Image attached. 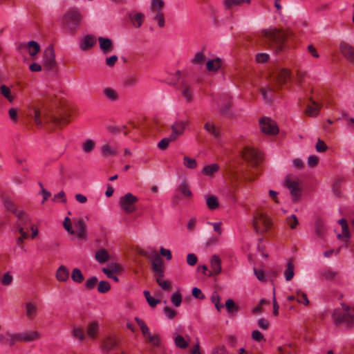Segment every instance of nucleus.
Masks as SVG:
<instances>
[{
  "instance_id": "nucleus-1",
  "label": "nucleus",
  "mask_w": 354,
  "mask_h": 354,
  "mask_svg": "<svg viewBox=\"0 0 354 354\" xmlns=\"http://www.w3.org/2000/svg\"><path fill=\"white\" fill-rule=\"evenodd\" d=\"M261 35L269 41L270 48L278 53L284 48L286 40L291 35V32L277 28H270L263 30Z\"/></svg>"
},
{
  "instance_id": "nucleus-2",
  "label": "nucleus",
  "mask_w": 354,
  "mask_h": 354,
  "mask_svg": "<svg viewBox=\"0 0 354 354\" xmlns=\"http://www.w3.org/2000/svg\"><path fill=\"white\" fill-rule=\"evenodd\" d=\"M342 308L334 309L332 318L335 325L344 324L347 327L354 325V308L341 303Z\"/></svg>"
},
{
  "instance_id": "nucleus-3",
  "label": "nucleus",
  "mask_w": 354,
  "mask_h": 354,
  "mask_svg": "<svg viewBox=\"0 0 354 354\" xmlns=\"http://www.w3.org/2000/svg\"><path fill=\"white\" fill-rule=\"evenodd\" d=\"M83 17L77 8H71L68 10L62 18L64 28L71 33H74L82 24Z\"/></svg>"
},
{
  "instance_id": "nucleus-4",
  "label": "nucleus",
  "mask_w": 354,
  "mask_h": 354,
  "mask_svg": "<svg viewBox=\"0 0 354 354\" xmlns=\"http://www.w3.org/2000/svg\"><path fill=\"white\" fill-rule=\"evenodd\" d=\"M138 198L131 193H127L119 199L118 205L120 209L127 214H131L136 211V203Z\"/></svg>"
},
{
  "instance_id": "nucleus-5",
  "label": "nucleus",
  "mask_w": 354,
  "mask_h": 354,
  "mask_svg": "<svg viewBox=\"0 0 354 354\" xmlns=\"http://www.w3.org/2000/svg\"><path fill=\"white\" fill-rule=\"evenodd\" d=\"M31 111L32 113H31L30 115L38 127L41 128L44 122H48L50 120L48 113V109L44 105H34L32 106Z\"/></svg>"
},
{
  "instance_id": "nucleus-6",
  "label": "nucleus",
  "mask_w": 354,
  "mask_h": 354,
  "mask_svg": "<svg viewBox=\"0 0 354 354\" xmlns=\"http://www.w3.org/2000/svg\"><path fill=\"white\" fill-rule=\"evenodd\" d=\"M64 227L71 234L80 239L86 238V225L84 223H63Z\"/></svg>"
},
{
  "instance_id": "nucleus-7",
  "label": "nucleus",
  "mask_w": 354,
  "mask_h": 354,
  "mask_svg": "<svg viewBox=\"0 0 354 354\" xmlns=\"http://www.w3.org/2000/svg\"><path fill=\"white\" fill-rule=\"evenodd\" d=\"M188 125L189 120H176L171 126V132L169 134L170 140H174L176 141L179 137L182 136Z\"/></svg>"
},
{
  "instance_id": "nucleus-8",
  "label": "nucleus",
  "mask_w": 354,
  "mask_h": 354,
  "mask_svg": "<svg viewBox=\"0 0 354 354\" xmlns=\"http://www.w3.org/2000/svg\"><path fill=\"white\" fill-rule=\"evenodd\" d=\"M17 230L24 238L31 237L33 239L38 234L37 226L30 223H21L17 226Z\"/></svg>"
},
{
  "instance_id": "nucleus-9",
  "label": "nucleus",
  "mask_w": 354,
  "mask_h": 354,
  "mask_svg": "<svg viewBox=\"0 0 354 354\" xmlns=\"http://www.w3.org/2000/svg\"><path fill=\"white\" fill-rule=\"evenodd\" d=\"M261 131L266 134L274 135L279 132V129L274 121L268 118H263L259 120Z\"/></svg>"
},
{
  "instance_id": "nucleus-10",
  "label": "nucleus",
  "mask_w": 354,
  "mask_h": 354,
  "mask_svg": "<svg viewBox=\"0 0 354 354\" xmlns=\"http://www.w3.org/2000/svg\"><path fill=\"white\" fill-rule=\"evenodd\" d=\"M243 158L254 165H257L261 156L259 151L254 148L246 147L243 151Z\"/></svg>"
},
{
  "instance_id": "nucleus-11",
  "label": "nucleus",
  "mask_w": 354,
  "mask_h": 354,
  "mask_svg": "<svg viewBox=\"0 0 354 354\" xmlns=\"http://www.w3.org/2000/svg\"><path fill=\"white\" fill-rule=\"evenodd\" d=\"M286 185L290 190L293 201L298 200L301 196V189L297 180L288 178L286 180Z\"/></svg>"
},
{
  "instance_id": "nucleus-12",
  "label": "nucleus",
  "mask_w": 354,
  "mask_h": 354,
  "mask_svg": "<svg viewBox=\"0 0 354 354\" xmlns=\"http://www.w3.org/2000/svg\"><path fill=\"white\" fill-rule=\"evenodd\" d=\"M151 262L152 270L155 272V276L158 275V274L164 273L163 261L158 252H153Z\"/></svg>"
},
{
  "instance_id": "nucleus-13",
  "label": "nucleus",
  "mask_w": 354,
  "mask_h": 354,
  "mask_svg": "<svg viewBox=\"0 0 354 354\" xmlns=\"http://www.w3.org/2000/svg\"><path fill=\"white\" fill-rule=\"evenodd\" d=\"M16 334V339H17V342H30L39 338V333L37 330H26Z\"/></svg>"
},
{
  "instance_id": "nucleus-14",
  "label": "nucleus",
  "mask_w": 354,
  "mask_h": 354,
  "mask_svg": "<svg viewBox=\"0 0 354 354\" xmlns=\"http://www.w3.org/2000/svg\"><path fill=\"white\" fill-rule=\"evenodd\" d=\"M339 50L347 61L354 64V47L353 46L345 41H342L339 44Z\"/></svg>"
},
{
  "instance_id": "nucleus-15",
  "label": "nucleus",
  "mask_w": 354,
  "mask_h": 354,
  "mask_svg": "<svg viewBox=\"0 0 354 354\" xmlns=\"http://www.w3.org/2000/svg\"><path fill=\"white\" fill-rule=\"evenodd\" d=\"M44 64L48 69H52L55 64V55L52 46H48L44 52Z\"/></svg>"
},
{
  "instance_id": "nucleus-16",
  "label": "nucleus",
  "mask_w": 354,
  "mask_h": 354,
  "mask_svg": "<svg viewBox=\"0 0 354 354\" xmlns=\"http://www.w3.org/2000/svg\"><path fill=\"white\" fill-rule=\"evenodd\" d=\"M309 100L311 104L307 106L305 112L310 117H315L319 114L322 105L317 102L313 97H310Z\"/></svg>"
},
{
  "instance_id": "nucleus-17",
  "label": "nucleus",
  "mask_w": 354,
  "mask_h": 354,
  "mask_svg": "<svg viewBox=\"0 0 354 354\" xmlns=\"http://www.w3.org/2000/svg\"><path fill=\"white\" fill-rule=\"evenodd\" d=\"M204 129L216 140L221 138V131L213 122L207 121L204 125Z\"/></svg>"
},
{
  "instance_id": "nucleus-18",
  "label": "nucleus",
  "mask_w": 354,
  "mask_h": 354,
  "mask_svg": "<svg viewBox=\"0 0 354 354\" xmlns=\"http://www.w3.org/2000/svg\"><path fill=\"white\" fill-rule=\"evenodd\" d=\"M212 227L214 231L217 235L212 236L207 241V245H212L216 244L219 240V236L222 234L221 224L222 223H208Z\"/></svg>"
},
{
  "instance_id": "nucleus-19",
  "label": "nucleus",
  "mask_w": 354,
  "mask_h": 354,
  "mask_svg": "<svg viewBox=\"0 0 354 354\" xmlns=\"http://www.w3.org/2000/svg\"><path fill=\"white\" fill-rule=\"evenodd\" d=\"M101 153L104 158L115 156L118 154V148L115 145H111L109 143H106L102 145Z\"/></svg>"
},
{
  "instance_id": "nucleus-20",
  "label": "nucleus",
  "mask_w": 354,
  "mask_h": 354,
  "mask_svg": "<svg viewBox=\"0 0 354 354\" xmlns=\"http://www.w3.org/2000/svg\"><path fill=\"white\" fill-rule=\"evenodd\" d=\"M212 271H209L207 276L212 277L214 274H218L221 272V261L218 256L213 255L210 261Z\"/></svg>"
},
{
  "instance_id": "nucleus-21",
  "label": "nucleus",
  "mask_w": 354,
  "mask_h": 354,
  "mask_svg": "<svg viewBox=\"0 0 354 354\" xmlns=\"http://www.w3.org/2000/svg\"><path fill=\"white\" fill-rule=\"evenodd\" d=\"M290 77V71L286 68H281L275 77V84L280 86L285 84Z\"/></svg>"
},
{
  "instance_id": "nucleus-22",
  "label": "nucleus",
  "mask_w": 354,
  "mask_h": 354,
  "mask_svg": "<svg viewBox=\"0 0 354 354\" xmlns=\"http://www.w3.org/2000/svg\"><path fill=\"white\" fill-rule=\"evenodd\" d=\"M16 337V333H10V332L1 333L0 334V344L2 345H9L10 346H12L16 342H17Z\"/></svg>"
},
{
  "instance_id": "nucleus-23",
  "label": "nucleus",
  "mask_w": 354,
  "mask_h": 354,
  "mask_svg": "<svg viewBox=\"0 0 354 354\" xmlns=\"http://www.w3.org/2000/svg\"><path fill=\"white\" fill-rule=\"evenodd\" d=\"M223 61L221 58L209 59L206 62V68L209 72L217 73L222 67Z\"/></svg>"
},
{
  "instance_id": "nucleus-24",
  "label": "nucleus",
  "mask_w": 354,
  "mask_h": 354,
  "mask_svg": "<svg viewBox=\"0 0 354 354\" xmlns=\"http://www.w3.org/2000/svg\"><path fill=\"white\" fill-rule=\"evenodd\" d=\"M100 48L104 54H108L111 52L113 46L112 41L106 37H100L98 38Z\"/></svg>"
},
{
  "instance_id": "nucleus-25",
  "label": "nucleus",
  "mask_w": 354,
  "mask_h": 354,
  "mask_svg": "<svg viewBox=\"0 0 354 354\" xmlns=\"http://www.w3.org/2000/svg\"><path fill=\"white\" fill-rule=\"evenodd\" d=\"M251 0H223V5L225 10H234L241 7L243 3H250Z\"/></svg>"
},
{
  "instance_id": "nucleus-26",
  "label": "nucleus",
  "mask_w": 354,
  "mask_h": 354,
  "mask_svg": "<svg viewBox=\"0 0 354 354\" xmlns=\"http://www.w3.org/2000/svg\"><path fill=\"white\" fill-rule=\"evenodd\" d=\"M55 277L59 281H66L69 279L68 269L65 266H60L56 271Z\"/></svg>"
},
{
  "instance_id": "nucleus-27",
  "label": "nucleus",
  "mask_w": 354,
  "mask_h": 354,
  "mask_svg": "<svg viewBox=\"0 0 354 354\" xmlns=\"http://www.w3.org/2000/svg\"><path fill=\"white\" fill-rule=\"evenodd\" d=\"M96 39L94 36L88 35L81 41L80 46L82 50H86L91 48L95 44Z\"/></svg>"
},
{
  "instance_id": "nucleus-28",
  "label": "nucleus",
  "mask_w": 354,
  "mask_h": 354,
  "mask_svg": "<svg viewBox=\"0 0 354 354\" xmlns=\"http://www.w3.org/2000/svg\"><path fill=\"white\" fill-rule=\"evenodd\" d=\"M118 346V341L115 337H109L103 342V349L106 352L114 350Z\"/></svg>"
},
{
  "instance_id": "nucleus-29",
  "label": "nucleus",
  "mask_w": 354,
  "mask_h": 354,
  "mask_svg": "<svg viewBox=\"0 0 354 354\" xmlns=\"http://www.w3.org/2000/svg\"><path fill=\"white\" fill-rule=\"evenodd\" d=\"M180 91L183 96L185 98L187 102H192L193 99V93L191 86L183 82L180 84Z\"/></svg>"
},
{
  "instance_id": "nucleus-30",
  "label": "nucleus",
  "mask_w": 354,
  "mask_h": 354,
  "mask_svg": "<svg viewBox=\"0 0 354 354\" xmlns=\"http://www.w3.org/2000/svg\"><path fill=\"white\" fill-rule=\"evenodd\" d=\"M129 19L136 28H140L144 21L145 15L142 12H132L129 15Z\"/></svg>"
},
{
  "instance_id": "nucleus-31",
  "label": "nucleus",
  "mask_w": 354,
  "mask_h": 354,
  "mask_svg": "<svg viewBox=\"0 0 354 354\" xmlns=\"http://www.w3.org/2000/svg\"><path fill=\"white\" fill-rule=\"evenodd\" d=\"M24 47L28 52L31 57H35L40 50V46L37 41H30L26 44L24 45Z\"/></svg>"
},
{
  "instance_id": "nucleus-32",
  "label": "nucleus",
  "mask_w": 354,
  "mask_h": 354,
  "mask_svg": "<svg viewBox=\"0 0 354 354\" xmlns=\"http://www.w3.org/2000/svg\"><path fill=\"white\" fill-rule=\"evenodd\" d=\"M273 223H252V227L258 234H263L270 230Z\"/></svg>"
},
{
  "instance_id": "nucleus-33",
  "label": "nucleus",
  "mask_w": 354,
  "mask_h": 354,
  "mask_svg": "<svg viewBox=\"0 0 354 354\" xmlns=\"http://www.w3.org/2000/svg\"><path fill=\"white\" fill-rule=\"evenodd\" d=\"M103 95L111 102H115L119 99V95L116 90L106 87L102 91Z\"/></svg>"
},
{
  "instance_id": "nucleus-34",
  "label": "nucleus",
  "mask_w": 354,
  "mask_h": 354,
  "mask_svg": "<svg viewBox=\"0 0 354 354\" xmlns=\"http://www.w3.org/2000/svg\"><path fill=\"white\" fill-rule=\"evenodd\" d=\"M342 227V233L337 234V238L344 241V242H348L351 234L348 229V223H339Z\"/></svg>"
},
{
  "instance_id": "nucleus-35",
  "label": "nucleus",
  "mask_w": 354,
  "mask_h": 354,
  "mask_svg": "<svg viewBox=\"0 0 354 354\" xmlns=\"http://www.w3.org/2000/svg\"><path fill=\"white\" fill-rule=\"evenodd\" d=\"M275 87L270 85H266L265 87H262L260 89V92L263 100L267 102H270L271 100V97L275 92Z\"/></svg>"
},
{
  "instance_id": "nucleus-36",
  "label": "nucleus",
  "mask_w": 354,
  "mask_h": 354,
  "mask_svg": "<svg viewBox=\"0 0 354 354\" xmlns=\"http://www.w3.org/2000/svg\"><path fill=\"white\" fill-rule=\"evenodd\" d=\"M178 191L181 195L185 198H191L192 193L189 189V185L186 180H183L178 187Z\"/></svg>"
},
{
  "instance_id": "nucleus-37",
  "label": "nucleus",
  "mask_w": 354,
  "mask_h": 354,
  "mask_svg": "<svg viewBox=\"0 0 354 354\" xmlns=\"http://www.w3.org/2000/svg\"><path fill=\"white\" fill-rule=\"evenodd\" d=\"M157 283L164 290H169L171 288V283L168 280H163L164 273L155 276Z\"/></svg>"
},
{
  "instance_id": "nucleus-38",
  "label": "nucleus",
  "mask_w": 354,
  "mask_h": 354,
  "mask_svg": "<svg viewBox=\"0 0 354 354\" xmlns=\"http://www.w3.org/2000/svg\"><path fill=\"white\" fill-rule=\"evenodd\" d=\"M219 170V165L217 163H213L206 165L202 170V174L207 176H212Z\"/></svg>"
},
{
  "instance_id": "nucleus-39",
  "label": "nucleus",
  "mask_w": 354,
  "mask_h": 354,
  "mask_svg": "<svg viewBox=\"0 0 354 354\" xmlns=\"http://www.w3.org/2000/svg\"><path fill=\"white\" fill-rule=\"evenodd\" d=\"M95 259L100 263H104L109 260L110 256L105 249H100L95 253Z\"/></svg>"
},
{
  "instance_id": "nucleus-40",
  "label": "nucleus",
  "mask_w": 354,
  "mask_h": 354,
  "mask_svg": "<svg viewBox=\"0 0 354 354\" xmlns=\"http://www.w3.org/2000/svg\"><path fill=\"white\" fill-rule=\"evenodd\" d=\"M206 204L209 209H215L218 205V198L213 195H207L205 196Z\"/></svg>"
},
{
  "instance_id": "nucleus-41",
  "label": "nucleus",
  "mask_w": 354,
  "mask_h": 354,
  "mask_svg": "<svg viewBox=\"0 0 354 354\" xmlns=\"http://www.w3.org/2000/svg\"><path fill=\"white\" fill-rule=\"evenodd\" d=\"M98 324L96 322H93L87 327V335L91 339H95L98 332Z\"/></svg>"
},
{
  "instance_id": "nucleus-42",
  "label": "nucleus",
  "mask_w": 354,
  "mask_h": 354,
  "mask_svg": "<svg viewBox=\"0 0 354 354\" xmlns=\"http://www.w3.org/2000/svg\"><path fill=\"white\" fill-rule=\"evenodd\" d=\"M71 279L74 282L77 283H81L84 280L82 271L77 268H75L72 270Z\"/></svg>"
},
{
  "instance_id": "nucleus-43",
  "label": "nucleus",
  "mask_w": 354,
  "mask_h": 354,
  "mask_svg": "<svg viewBox=\"0 0 354 354\" xmlns=\"http://www.w3.org/2000/svg\"><path fill=\"white\" fill-rule=\"evenodd\" d=\"M284 275L286 281H290L294 275V265L292 260H289L287 263V268L284 271Z\"/></svg>"
},
{
  "instance_id": "nucleus-44",
  "label": "nucleus",
  "mask_w": 354,
  "mask_h": 354,
  "mask_svg": "<svg viewBox=\"0 0 354 354\" xmlns=\"http://www.w3.org/2000/svg\"><path fill=\"white\" fill-rule=\"evenodd\" d=\"M95 147V142L91 139H87L82 144V151L88 153H91Z\"/></svg>"
},
{
  "instance_id": "nucleus-45",
  "label": "nucleus",
  "mask_w": 354,
  "mask_h": 354,
  "mask_svg": "<svg viewBox=\"0 0 354 354\" xmlns=\"http://www.w3.org/2000/svg\"><path fill=\"white\" fill-rule=\"evenodd\" d=\"M37 313L36 306L31 302H28L26 304V315L30 319H32Z\"/></svg>"
},
{
  "instance_id": "nucleus-46",
  "label": "nucleus",
  "mask_w": 354,
  "mask_h": 354,
  "mask_svg": "<svg viewBox=\"0 0 354 354\" xmlns=\"http://www.w3.org/2000/svg\"><path fill=\"white\" fill-rule=\"evenodd\" d=\"M205 60V56L203 51L197 52L191 59V63L194 65H202Z\"/></svg>"
},
{
  "instance_id": "nucleus-47",
  "label": "nucleus",
  "mask_w": 354,
  "mask_h": 354,
  "mask_svg": "<svg viewBox=\"0 0 354 354\" xmlns=\"http://www.w3.org/2000/svg\"><path fill=\"white\" fill-rule=\"evenodd\" d=\"M183 165L184 166L190 169H194L197 167V161L195 158H190L187 156L183 157Z\"/></svg>"
},
{
  "instance_id": "nucleus-48",
  "label": "nucleus",
  "mask_w": 354,
  "mask_h": 354,
  "mask_svg": "<svg viewBox=\"0 0 354 354\" xmlns=\"http://www.w3.org/2000/svg\"><path fill=\"white\" fill-rule=\"evenodd\" d=\"M225 307L229 314H234L239 311V306L235 304L233 299H228L225 301Z\"/></svg>"
},
{
  "instance_id": "nucleus-49",
  "label": "nucleus",
  "mask_w": 354,
  "mask_h": 354,
  "mask_svg": "<svg viewBox=\"0 0 354 354\" xmlns=\"http://www.w3.org/2000/svg\"><path fill=\"white\" fill-rule=\"evenodd\" d=\"M0 91L3 97H5L9 102H13L15 97L11 94V91L8 86L6 85H1Z\"/></svg>"
},
{
  "instance_id": "nucleus-50",
  "label": "nucleus",
  "mask_w": 354,
  "mask_h": 354,
  "mask_svg": "<svg viewBox=\"0 0 354 354\" xmlns=\"http://www.w3.org/2000/svg\"><path fill=\"white\" fill-rule=\"evenodd\" d=\"M165 3L163 0H151V10L153 12H158L162 11Z\"/></svg>"
},
{
  "instance_id": "nucleus-51",
  "label": "nucleus",
  "mask_w": 354,
  "mask_h": 354,
  "mask_svg": "<svg viewBox=\"0 0 354 354\" xmlns=\"http://www.w3.org/2000/svg\"><path fill=\"white\" fill-rule=\"evenodd\" d=\"M153 19L157 23L160 28L165 26V15L162 11H158V12H154Z\"/></svg>"
},
{
  "instance_id": "nucleus-52",
  "label": "nucleus",
  "mask_w": 354,
  "mask_h": 354,
  "mask_svg": "<svg viewBox=\"0 0 354 354\" xmlns=\"http://www.w3.org/2000/svg\"><path fill=\"white\" fill-rule=\"evenodd\" d=\"M72 335L78 339L80 341L82 342L85 339V334L84 330L82 328L75 327L72 330Z\"/></svg>"
},
{
  "instance_id": "nucleus-53",
  "label": "nucleus",
  "mask_w": 354,
  "mask_h": 354,
  "mask_svg": "<svg viewBox=\"0 0 354 354\" xmlns=\"http://www.w3.org/2000/svg\"><path fill=\"white\" fill-rule=\"evenodd\" d=\"M175 344L180 348L185 349L188 346V342L184 339V337L180 335H178L174 338Z\"/></svg>"
},
{
  "instance_id": "nucleus-54",
  "label": "nucleus",
  "mask_w": 354,
  "mask_h": 354,
  "mask_svg": "<svg viewBox=\"0 0 354 354\" xmlns=\"http://www.w3.org/2000/svg\"><path fill=\"white\" fill-rule=\"evenodd\" d=\"M111 290V285L106 281H101L97 286V291L100 293H106Z\"/></svg>"
},
{
  "instance_id": "nucleus-55",
  "label": "nucleus",
  "mask_w": 354,
  "mask_h": 354,
  "mask_svg": "<svg viewBox=\"0 0 354 354\" xmlns=\"http://www.w3.org/2000/svg\"><path fill=\"white\" fill-rule=\"evenodd\" d=\"M97 278L96 277H91L88 278L84 284L85 288L88 290H93L97 283Z\"/></svg>"
},
{
  "instance_id": "nucleus-56",
  "label": "nucleus",
  "mask_w": 354,
  "mask_h": 354,
  "mask_svg": "<svg viewBox=\"0 0 354 354\" xmlns=\"http://www.w3.org/2000/svg\"><path fill=\"white\" fill-rule=\"evenodd\" d=\"M171 301L176 307H178L182 302V295L179 291L174 292L171 297Z\"/></svg>"
},
{
  "instance_id": "nucleus-57",
  "label": "nucleus",
  "mask_w": 354,
  "mask_h": 354,
  "mask_svg": "<svg viewBox=\"0 0 354 354\" xmlns=\"http://www.w3.org/2000/svg\"><path fill=\"white\" fill-rule=\"evenodd\" d=\"M116 271V269L110 270L107 268H102V272L106 275L108 278L114 280L115 282H118L119 278L114 274V272H115Z\"/></svg>"
},
{
  "instance_id": "nucleus-58",
  "label": "nucleus",
  "mask_w": 354,
  "mask_h": 354,
  "mask_svg": "<svg viewBox=\"0 0 354 354\" xmlns=\"http://www.w3.org/2000/svg\"><path fill=\"white\" fill-rule=\"evenodd\" d=\"M297 301L299 303L303 304L305 306H308L309 304V300L306 293L299 290L297 292Z\"/></svg>"
},
{
  "instance_id": "nucleus-59",
  "label": "nucleus",
  "mask_w": 354,
  "mask_h": 354,
  "mask_svg": "<svg viewBox=\"0 0 354 354\" xmlns=\"http://www.w3.org/2000/svg\"><path fill=\"white\" fill-rule=\"evenodd\" d=\"M146 342L148 343H151L154 346H159L160 344V339L158 335H150L146 339Z\"/></svg>"
},
{
  "instance_id": "nucleus-60",
  "label": "nucleus",
  "mask_w": 354,
  "mask_h": 354,
  "mask_svg": "<svg viewBox=\"0 0 354 354\" xmlns=\"http://www.w3.org/2000/svg\"><path fill=\"white\" fill-rule=\"evenodd\" d=\"M170 139L171 138H170L169 135L167 138H165L162 139L158 144V148L162 150L166 149L168 147L169 144L170 142L175 141L174 140H170Z\"/></svg>"
},
{
  "instance_id": "nucleus-61",
  "label": "nucleus",
  "mask_w": 354,
  "mask_h": 354,
  "mask_svg": "<svg viewBox=\"0 0 354 354\" xmlns=\"http://www.w3.org/2000/svg\"><path fill=\"white\" fill-rule=\"evenodd\" d=\"M212 302L214 304L215 307L218 311H220L223 308V305L220 303V297L218 294L214 293L211 297Z\"/></svg>"
},
{
  "instance_id": "nucleus-62",
  "label": "nucleus",
  "mask_w": 354,
  "mask_h": 354,
  "mask_svg": "<svg viewBox=\"0 0 354 354\" xmlns=\"http://www.w3.org/2000/svg\"><path fill=\"white\" fill-rule=\"evenodd\" d=\"M12 212L16 215L18 219H28V214L24 209L15 207Z\"/></svg>"
},
{
  "instance_id": "nucleus-63",
  "label": "nucleus",
  "mask_w": 354,
  "mask_h": 354,
  "mask_svg": "<svg viewBox=\"0 0 354 354\" xmlns=\"http://www.w3.org/2000/svg\"><path fill=\"white\" fill-rule=\"evenodd\" d=\"M12 276L9 272L5 273L1 278V283L4 286H9L12 282Z\"/></svg>"
},
{
  "instance_id": "nucleus-64",
  "label": "nucleus",
  "mask_w": 354,
  "mask_h": 354,
  "mask_svg": "<svg viewBox=\"0 0 354 354\" xmlns=\"http://www.w3.org/2000/svg\"><path fill=\"white\" fill-rule=\"evenodd\" d=\"M163 311L167 317L169 319H174L176 315V311L169 306H165Z\"/></svg>"
}]
</instances>
